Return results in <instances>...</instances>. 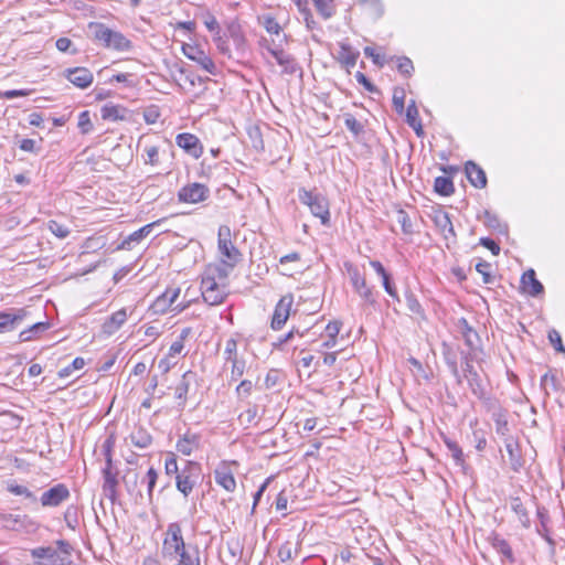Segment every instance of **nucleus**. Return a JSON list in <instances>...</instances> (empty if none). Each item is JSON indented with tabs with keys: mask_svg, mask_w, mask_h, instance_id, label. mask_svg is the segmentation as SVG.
Masks as SVG:
<instances>
[{
	"mask_svg": "<svg viewBox=\"0 0 565 565\" xmlns=\"http://www.w3.org/2000/svg\"><path fill=\"white\" fill-rule=\"evenodd\" d=\"M161 555L167 561H175L174 565H201L198 547L185 544L180 523L171 522L164 532Z\"/></svg>",
	"mask_w": 565,
	"mask_h": 565,
	"instance_id": "nucleus-1",
	"label": "nucleus"
},
{
	"mask_svg": "<svg viewBox=\"0 0 565 565\" xmlns=\"http://www.w3.org/2000/svg\"><path fill=\"white\" fill-rule=\"evenodd\" d=\"M89 30L95 41L104 47L125 52L131 49V42L122 33L111 30L104 23H90Z\"/></svg>",
	"mask_w": 565,
	"mask_h": 565,
	"instance_id": "nucleus-2",
	"label": "nucleus"
},
{
	"mask_svg": "<svg viewBox=\"0 0 565 565\" xmlns=\"http://www.w3.org/2000/svg\"><path fill=\"white\" fill-rule=\"evenodd\" d=\"M217 249L224 264L235 267L242 258L241 252L232 242V231L227 225H221L217 233Z\"/></svg>",
	"mask_w": 565,
	"mask_h": 565,
	"instance_id": "nucleus-3",
	"label": "nucleus"
},
{
	"mask_svg": "<svg viewBox=\"0 0 565 565\" xmlns=\"http://www.w3.org/2000/svg\"><path fill=\"white\" fill-rule=\"evenodd\" d=\"M201 478V465L195 461L185 460L183 468L178 472L175 487L185 498L193 491Z\"/></svg>",
	"mask_w": 565,
	"mask_h": 565,
	"instance_id": "nucleus-4",
	"label": "nucleus"
},
{
	"mask_svg": "<svg viewBox=\"0 0 565 565\" xmlns=\"http://www.w3.org/2000/svg\"><path fill=\"white\" fill-rule=\"evenodd\" d=\"M201 294L203 300L210 306L221 305L228 295V286H222L209 279L201 280Z\"/></svg>",
	"mask_w": 565,
	"mask_h": 565,
	"instance_id": "nucleus-5",
	"label": "nucleus"
},
{
	"mask_svg": "<svg viewBox=\"0 0 565 565\" xmlns=\"http://www.w3.org/2000/svg\"><path fill=\"white\" fill-rule=\"evenodd\" d=\"M210 195V190L202 183L193 182L184 185L178 192L181 202L195 204L205 201Z\"/></svg>",
	"mask_w": 565,
	"mask_h": 565,
	"instance_id": "nucleus-6",
	"label": "nucleus"
},
{
	"mask_svg": "<svg viewBox=\"0 0 565 565\" xmlns=\"http://www.w3.org/2000/svg\"><path fill=\"white\" fill-rule=\"evenodd\" d=\"M182 51L189 60L198 63L205 72H207L211 75L216 74L215 63L199 46L191 45V44H184L182 46Z\"/></svg>",
	"mask_w": 565,
	"mask_h": 565,
	"instance_id": "nucleus-7",
	"label": "nucleus"
},
{
	"mask_svg": "<svg viewBox=\"0 0 565 565\" xmlns=\"http://www.w3.org/2000/svg\"><path fill=\"white\" fill-rule=\"evenodd\" d=\"M298 199L311 212H329L327 199L317 190L300 189L298 191Z\"/></svg>",
	"mask_w": 565,
	"mask_h": 565,
	"instance_id": "nucleus-8",
	"label": "nucleus"
},
{
	"mask_svg": "<svg viewBox=\"0 0 565 565\" xmlns=\"http://www.w3.org/2000/svg\"><path fill=\"white\" fill-rule=\"evenodd\" d=\"M267 51L275 57L276 62L282 67V73L294 75L297 72L301 74V67L297 63L296 58L286 53L278 46H267Z\"/></svg>",
	"mask_w": 565,
	"mask_h": 565,
	"instance_id": "nucleus-9",
	"label": "nucleus"
},
{
	"mask_svg": "<svg viewBox=\"0 0 565 565\" xmlns=\"http://www.w3.org/2000/svg\"><path fill=\"white\" fill-rule=\"evenodd\" d=\"M118 471L113 469V460L108 458L105 468L103 469V493L110 502H115L117 498L118 487Z\"/></svg>",
	"mask_w": 565,
	"mask_h": 565,
	"instance_id": "nucleus-10",
	"label": "nucleus"
},
{
	"mask_svg": "<svg viewBox=\"0 0 565 565\" xmlns=\"http://www.w3.org/2000/svg\"><path fill=\"white\" fill-rule=\"evenodd\" d=\"M163 220H158L154 222H151L141 228L135 231L134 233L129 234L126 238L122 239V242L118 245V249H131L136 244H139L141 239L147 237L154 228L160 227Z\"/></svg>",
	"mask_w": 565,
	"mask_h": 565,
	"instance_id": "nucleus-11",
	"label": "nucleus"
},
{
	"mask_svg": "<svg viewBox=\"0 0 565 565\" xmlns=\"http://www.w3.org/2000/svg\"><path fill=\"white\" fill-rule=\"evenodd\" d=\"M31 556L35 565H62L63 559L60 554L52 546H40L31 550Z\"/></svg>",
	"mask_w": 565,
	"mask_h": 565,
	"instance_id": "nucleus-12",
	"label": "nucleus"
},
{
	"mask_svg": "<svg viewBox=\"0 0 565 565\" xmlns=\"http://www.w3.org/2000/svg\"><path fill=\"white\" fill-rule=\"evenodd\" d=\"M215 482L227 492H234L236 489V480L233 471L226 461H222L214 470Z\"/></svg>",
	"mask_w": 565,
	"mask_h": 565,
	"instance_id": "nucleus-13",
	"label": "nucleus"
},
{
	"mask_svg": "<svg viewBox=\"0 0 565 565\" xmlns=\"http://www.w3.org/2000/svg\"><path fill=\"white\" fill-rule=\"evenodd\" d=\"M233 268L234 267L222 262L217 265H209L204 270L202 279H209L212 282L215 281L221 286L222 284L228 286V276Z\"/></svg>",
	"mask_w": 565,
	"mask_h": 565,
	"instance_id": "nucleus-14",
	"label": "nucleus"
},
{
	"mask_svg": "<svg viewBox=\"0 0 565 565\" xmlns=\"http://www.w3.org/2000/svg\"><path fill=\"white\" fill-rule=\"evenodd\" d=\"M70 491L65 484L58 483L47 491L43 492L41 503L43 507H57L63 501L67 500Z\"/></svg>",
	"mask_w": 565,
	"mask_h": 565,
	"instance_id": "nucleus-15",
	"label": "nucleus"
},
{
	"mask_svg": "<svg viewBox=\"0 0 565 565\" xmlns=\"http://www.w3.org/2000/svg\"><path fill=\"white\" fill-rule=\"evenodd\" d=\"M177 145L195 159L202 156L203 149L200 139L192 134L182 132L175 138Z\"/></svg>",
	"mask_w": 565,
	"mask_h": 565,
	"instance_id": "nucleus-16",
	"label": "nucleus"
},
{
	"mask_svg": "<svg viewBox=\"0 0 565 565\" xmlns=\"http://www.w3.org/2000/svg\"><path fill=\"white\" fill-rule=\"evenodd\" d=\"M65 77L78 88H87L94 79L93 73L86 67H74L65 71Z\"/></svg>",
	"mask_w": 565,
	"mask_h": 565,
	"instance_id": "nucleus-17",
	"label": "nucleus"
},
{
	"mask_svg": "<svg viewBox=\"0 0 565 565\" xmlns=\"http://www.w3.org/2000/svg\"><path fill=\"white\" fill-rule=\"evenodd\" d=\"M292 305L291 297H282L276 305L273 319L271 328L274 330H280L289 318L290 308Z\"/></svg>",
	"mask_w": 565,
	"mask_h": 565,
	"instance_id": "nucleus-18",
	"label": "nucleus"
},
{
	"mask_svg": "<svg viewBox=\"0 0 565 565\" xmlns=\"http://www.w3.org/2000/svg\"><path fill=\"white\" fill-rule=\"evenodd\" d=\"M28 311L24 308L15 309L12 312H0V332H7L15 329L26 317Z\"/></svg>",
	"mask_w": 565,
	"mask_h": 565,
	"instance_id": "nucleus-19",
	"label": "nucleus"
},
{
	"mask_svg": "<svg viewBox=\"0 0 565 565\" xmlns=\"http://www.w3.org/2000/svg\"><path fill=\"white\" fill-rule=\"evenodd\" d=\"M521 286L525 294L537 297L539 295L543 294L544 287L536 279V274L534 269H527L521 277Z\"/></svg>",
	"mask_w": 565,
	"mask_h": 565,
	"instance_id": "nucleus-20",
	"label": "nucleus"
},
{
	"mask_svg": "<svg viewBox=\"0 0 565 565\" xmlns=\"http://www.w3.org/2000/svg\"><path fill=\"white\" fill-rule=\"evenodd\" d=\"M340 50L338 52L337 60L348 70L354 67L360 56V52L355 51L349 43L341 42L339 44Z\"/></svg>",
	"mask_w": 565,
	"mask_h": 565,
	"instance_id": "nucleus-21",
	"label": "nucleus"
},
{
	"mask_svg": "<svg viewBox=\"0 0 565 565\" xmlns=\"http://www.w3.org/2000/svg\"><path fill=\"white\" fill-rule=\"evenodd\" d=\"M465 171L469 182L475 188L482 189L487 185V177L483 169L473 161L466 163Z\"/></svg>",
	"mask_w": 565,
	"mask_h": 565,
	"instance_id": "nucleus-22",
	"label": "nucleus"
},
{
	"mask_svg": "<svg viewBox=\"0 0 565 565\" xmlns=\"http://www.w3.org/2000/svg\"><path fill=\"white\" fill-rule=\"evenodd\" d=\"M177 450L184 456H190L200 447V436L198 434L186 433L177 443Z\"/></svg>",
	"mask_w": 565,
	"mask_h": 565,
	"instance_id": "nucleus-23",
	"label": "nucleus"
},
{
	"mask_svg": "<svg viewBox=\"0 0 565 565\" xmlns=\"http://www.w3.org/2000/svg\"><path fill=\"white\" fill-rule=\"evenodd\" d=\"M505 450L509 456V462L513 471H519L523 466V459L519 451L518 444L511 438L504 439Z\"/></svg>",
	"mask_w": 565,
	"mask_h": 565,
	"instance_id": "nucleus-24",
	"label": "nucleus"
},
{
	"mask_svg": "<svg viewBox=\"0 0 565 565\" xmlns=\"http://www.w3.org/2000/svg\"><path fill=\"white\" fill-rule=\"evenodd\" d=\"M127 313L125 309L114 312L103 324L104 333L110 335L115 333L126 322Z\"/></svg>",
	"mask_w": 565,
	"mask_h": 565,
	"instance_id": "nucleus-25",
	"label": "nucleus"
},
{
	"mask_svg": "<svg viewBox=\"0 0 565 565\" xmlns=\"http://www.w3.org/2000/svg\"><path fill=\"white\" fill-rule=\"evenodd\" d=\"M195 377V374L191 371H186L181 381L175 387L174 396L179 401V406H184L186 402V395L189 392L190 383Z\"/></svg>",
	"mask_w": 565,
	"mask_h": 565,
	"instance_id": "nucleus-26",
	"label": "nucleus"
},
{
	"mask_svg": "<svg viewBox=\"0 0 565 565\" xmlns=\"http://www.w3.org/2000/svg\"><path fill=\"white\" fill-rule=\"evenodd\" d=\"M434 221L436 227L447 239L449 236H455L452 223L449 218V214H428Z\"/></svg>",
	"mask_w": 565,
	"mask_h": 565,
	"instance_id": "nucleus-27",
	"label": "nucleus"
},
{
	"mask_svg": "<svg viewBox=\"0 0 565 565\" xmlns=\"http://www.w3.org/2000/svg\"><path fill=\"white\" fill-rule=\"evenodd\" d=\"M190 302L191 301L189 300L186 302H180V303H177L175 306H172L171 303L168 302V300L166 299V297L162 294L153 302V309L156 312H160V313H164L168 310L179 313V312H182L184 309H186L190 306Z\"/></svg>",
	"mask_w": 565,
	"mask_h": 565,
	"instance_id": "nucleus-28",
	"label": "nucleus"
},
{
	"mask_svg": "<svg viewBox=\"0 0 565 565\" xmlns=\"http://www.w3.org/2000/svg\"><path fill=\"white\" fill-rule=\"evenodd\" d=\"M102 118L105 120H122L126 118L127 109L111 103L102 107Z\"/></svg>",
	"mask_w": 565,
	"mask_h": 565,
	"instance_id": "nucleus-29",
	"label": "nucleus"
},
{
	"mask_svg": "<svg viewBox=\"0 0 565 565\" xmlns=\"http://www.w3.org/2000/svg\"><path fill=\"white\" fill-rule=\"evenodd\" d=\"M458 328L460 329V333L465 343L470 349H473L479 341L478 333L468 324V321L463 318L459 320Z\"/></svg>",
	"mask_w": 565,
	"mask_h": 565,
	"instance_id": "nucleus-30",
	"label": "nucleus"
},
{
	"mask_svg": "<svg viewBox=\"0 0 565 565\" xmlns=\"http://www.w3.org/2000/svg\"><path fill=\"white\" fill-rule=\"evenodd\" d=\"M25 516L18 514H0V524L10 531H20L24 526Z\"/></svg>",
	"mask_w": 565,
	"mask_h": 565,
	"instance_id": "nucleus-31",
	"label": "nucleus"
},
{
	"mask_svg": "<svg viewBox=\"0 0 565 565\" xmlns=\"http://www.w3.org/2000/svg\"><path fill=\"white\" fill-rule=\"evenodd\" d=\"M422 218L418 214H413L411 217L409 214H403L399 218V223L402 225V230L405 234H413L419 231Z\"/></svg>",
	"mask_w": 565,
	"mask_h": 565,
	"instance_id": "nucleus-32",
	"label": "nucleus"
},
{
	"mask_svg": "<svg viewBox=\"0 0 565 565\" xmlns=\"http://www.w3.org/2000/svg\"><path fill=\"white\" fill-rule=\"evenodd\" d=\"M130 441L134 446L145 449L152 443V437L147 430L138 428L130 434Z\"/></svg>",
	"mask_w": 565,
	"mask_h": 565,
	"instance_id": "nucleus-33",
	"label": "nucleus"
},
{
	"mask_svg": "<svg viewBox=\"0 0 565 565\" xmlns=\"http://www.w3.org/2000/svg\"><path fill=\"white\" fill-rule=\"evenodd\" d=\"M511 509L518 515L519 521L524 527H529L531 524L529 512L520 498L511 499Z\"/></svg>",
	"mask_w": 565,
	"mask_h": 565,
	"instance_id": "nucleus-34",
	"label": "nucleus"
},
{
	"mask_svg": "<svg viewBox=\"0 0 565 565\" xmlns=\"http://www.w3.org/2000/svg\"><path fill=\"white\" fill-rule=\"evenodd\" d=\"M49 328L50 324L47 322H35L29 329L21 331L19 338L22 342L31 341Z\"/></svg>",
	"mask_w": 565,
	"mask_h": 565,
	"instance_id": "nucleus-35",
	"label": "nucleus"
},
{
	"mask_svg": "<svg viewBox=\"0 0 565 565\" xmlns=\"http://www.w3.org/2000/svg\"><path fill=\"white\" fill-rule=\"evenodd\" d=\"M406 121L407 124L415 129L417 135H420L423 131L422 124L418 120V109L414 100L406 108Z\"/></svg>",
	"mask_w": 565,
	"mask_h": 565,
	"instance_id": "nucleus-36",
	"label": "nucleus"
},
{
	"mask_svg": "<svg viewBox=\"0 0 565 565\" xmlns=\"http://www.w3.org/2000/svg\"><path fill=\"white\" fill-rule=\"evenodd\" d=\"M465 373H466V377L468 379L469 384L472 388V392L477 396L481 397L483 395V390L479 383L478 374H477L476 370L469 362L466 363Z\"/></svg>",
	"mask_w": 565,
	"mask_h": 565,
	"instance_id": "nucleus-37",
	"label": "nucleus"
},
{
	"mask_svg": "<svg viewBox=\"0 0 565 565\" xmlns=\"http://www.w3.org/2000/svg\"><path fill=\"white\" fill-rule=\"evenodd\" d=\"M491 544H492V546H493V548L495 551L501 553L508 559L513 561L512 550H511L509 543L504 539H502L499 535L494 534L491 537Z\"/></svg>",
	"mask_w": 565,
	"mask_h": 565,
	"instance_id": "nucleus-38",
	"label": "nucleus"
},
{
	"mask_svg": "<svg viewBox=\"0 0 565 565\" xmlns=\"http://www.w3.org/2000/svg\"><path fill=\"white\" fill-rule=\"evenodd\" d=\"M434 189L440 195H449L455 190L452 180L448 177H437L434 182Z\"/></svg>",
	"mask_w": 565,
	"mask_h": 565,
	"instance_id": "nucleus-39",
	"label": "nucleus"
},
{
	"mask_svg": "<svg viewBox=\"0 0 565 565\" xmlns=\"http://www.w3.org/2000/svg\"><path fill=\"white\" fill-rule=\"evenodd\" d=\"M493 419L495 423V431L498 435L509 438V424L505 417V414L502 411H498L493 414Z\"/></svg>",
	"mask_w": 565,
	"mask_h": 565,
	"instance_id": "nucleus-40",
	"label": "nucleus"
},
{
	"mask_svg": "<svg viewBox=\"0 0 565 565\" xmlns=\"http://www.w3.org/2000/svg\"><path fill=\"white\" fill-rule=\"evenodd\" d=\"M227 363H231V374H230V381L236 382L238 381L245 373L246 369V361L242 358L228 361Z\"/></svg>",
	"mask_w": 565,
	"mask_h": 565,
	"instance_id": "nucleus-41",
	"label": "nucleus"
},
{
	"mask_svg": "<svg viewBox=\"0 0 565 565\" xmlns=\"http://www.w3.org/2000/svg\"><path fill=\"white\" fill-rule=\"evenodd\" d=\"M445 444L451 455V458L455 460V463L457 466H463L465 456H463L462 449L459 447V445L451 439H445Z\"/></svg>",
	"mask_w": 565,
	"mask_h": 565,
	"instance_id": "nucleus-42",
	"label": "nucleus"
},
{
	"mask_svg": "<svg viewBox=\"0 0 565 565\" xmlns=\"http://www.w3.org/2000/svg\"><path fill=\"white\" fill-rule=\"evenodd\" d=\"M157 480H158V471L153 467L149 468L142 482H146V484H147V494H148V499L150 502L152 501V498H153V489L157 484Z\"/></svg>",
	"mask_w": 565,
	"mask_h": 565,
	"instance_id": "nucleus-43",
	"label": "nucleus"
},
{
	"mask_svg": "<svg viewBox=\"0 0 565 565\" xmlns=\"http://www.w3.org/2000/svg\"><path fill=\"white\" fill-rule=\"evenodd\" d=\"M355 292L364 299L365 302L373 305L375 303V298L373 295V290L370 286L366 285V280L362 281V285H355L353 286Z\"/></svg>",
	"mask_w": 565,
	"mask_h": 565,
	"instance_id": "nucleus-44",
	"label": "nucleus"
},
{
	"mask_svg": "<svg viewBox=\"0 0 565 565\" xmlns=\"http://www.w3.org/2000/svg\"><path fill=\"white\" fill-rule=\"evenodd\" d=\"M85 366V360L83 358H75L73 362L58 371L60 379L68 377L74 371L81 370Z\"/></svg>",
	"mask_w": 565,
	"mask_h": 565,
	"instance_id": "nucleus-45",
	"label": "nucleus"
},
{
	"mask_svg": "<svg viewBox=\"0 0 565 565\" xmlns=\"http://www.w3.org/2000/svg\"><path fill=\"white\" fill-rule=\"evenodd\" d=\"M315 7L324 19L331 18L334 13L333 0H318Z\"/></svg>",
	"mask_w": 565,
	"mask_h": 565,
	"instance_id": "nucleus-46",
	"label": "nucleus"
},
{
	"mask_svg": "<svg viewBox=\"0 0 565 565\" xmlns=\"http://www.w3.org/2000/svg\"><path fill=\"white\" fill-rule=\"evenodd\" d=\"M344 125L355 137L361 135L364 130V126L353 115L347 114L344 117Z\"/></svg>",
	"mask_w": 565,
	"mask_h": 565,
	"instance_id": "nucleus-47",
	"label": "nucleus"
},
{
	"mask_svg": "<svg viewBox=\"0 0 565 565\" xmlns=\"http://www.w3.org/2000/svg\"><path fill=\"white\" fill-rule=\"evenodd\" d=\"M483 223L487 226L494 228L500 234H507L508 227L499 222L497 214H483Z\"/></svg>",
	"mask_w": 565,
	"mask_h": 565,
	"instance_id": "nucleus-48",
	"label": "nucleus"
},
{
	"mask_svg": "<svg viewBox=\"0 0 565 565\" xmlns=\"http://www.w3.org/2000/svg\"><path fill=\"white\" fill-rule=\"evenodd\" d=\"M491 265L484 260H480L476 265V270L482 276L484 284H493L494 277L490 273Z\"/></svg>",
	"mask_w": 565,
	"mask_h": 565,
	"instance_id": "nucleus-49",
	"label": "nucleus"
},
{
	"mask_svg": "<svg viewBox=\"0 0 565 565\" xmlns=\"http://www.w3.org/2000/svg\"><path fill=\"white\" fill-rule=\"evenodd\" d=\"M164 470L167 476H174L178 477V472L181 471L178 466L177 457L173 452H170L164 462Z\"/></svg>",
	"mask_w": 565,
	"mask_h": 565,
	"instance_id": "nucleus-50",
	"label": "nucleus"
},
{
	"mask_svg": "<svg viewBox=\"0 0 565 565\" xmlns=\"http://www.w3.org/2000/svg\"><path fill=\"white\" fill-rule=\"evenodd\" d=\"M262 24L269 34L279 35L281 32V26L276 21V19L271 15H265L263 18Z\"/></svg>",
	"mask_w": 565,
	"mask_h": 565,
	"instance_id": "nucleus-51",
	"label": "nucleus"
},
{
	"mask_svg": "<svg viewBox=\"0 0 565 565\" xmlns=\"http://www.w3.org/2000/svg\"><path fill=\"white\" fill-rule=\"evenodd\" d=\"M224 359L225 362L239 359L237 355V341L234 338H231L226 341Z\"/></svg>",
	"mask_w": 565,
	"mask_h": 565,
	"instance_id": "nucleus-52",
	"label": "nucleus"
},
{
	"mask_svg": "<svg viewBox=\"0 0 565 565\" xmlns=\"http://www.w3.org/2000/svg\"><path fill=\"white\" fill-rule=\"evenodd\" d=\"M49 230L58 238H65L70 234L68 226L57 222V221H50Z\"/></svg>",
	"mask_w": 565,
	"mask_h": 565,
	"instance_id": "nucleus-53",
	"label": "nucleus"
},
{
	"mask_svg": "<svg viewBox=\"0 0 565 565\" xmlns=\"http://www.w3.org/2000/svg\"><path fill=\"white\" fill-rule=\"evenodd\" d=\"M8 491L14 495H24L26 499L36 501L35 495L24 486L11 484L8 487Z\"/></svg>",
	"mask_w": 565,
	"mask_h": 565,
	"instance_id": "nucleus-54",
	"label": "nucleus"
},
{
	"mask_svg": "<svg viewBox=\"0 0 565 565\" xmlns=\"http://www.w3.org/2000/svg\"><path fill=\"white\" fill-rule=\"evenodd\" d=\"M78 128L82 134H88L93 129L89 113L87 110L82 111L78 116Z\"/></svg>",
	"mask_w": 565,
	"mask_h": 565,
	"instance_id": "nucleus-55",
	"label": "nucleus"
},
{
	"mask_svg": "<svg viewBox=\"0 0 565 565\" xmlns=\"http://www.w3.org/2000/svg\"><path fill=\"white\" fill-rule=\"evenodd\" d=\"M145 152L147 156L145 163L151 166H157L159 163V148L157 146H147L145 148Z\"/></svg>",
	"mask_w": 565,
	"mask_h": 565,
	"instance_id": "nucleus-56",
	"label": "nucleus"
},
{
	"mask_svg": "<svg viewBox=\"0 0 565 565\" xmlns=\"http://www.w3.org/2000/svg\"><path fill=\"white\" fill-rule=\"evenodd\" d=\"M253 383L249 380H243L237 386H236V395L238 398H246L250 395L253 391Z\"/></svg>",
	"mask_w": 565,
	"mask_h": 565,
	"instance_id": "nucleus-57",
	"label": "nucleus"
},
{
	"mask_svg": "<svg viewBox=\"0 0 565 565\" xmlns=\"http://www.w3.org/2000/svg\"><path fill=\"white\" fill-rule=\"evenodd\" d=\"M393 105L396 113L402 114L405 107V93L403 89H395L393 94Z\"/></svg>",
	"mask_w": 565,
	"mask_h": 565,
	"instance_id": "nucleus-58",
	"label": "nucleus"
},
{
	"mask_svg": "<svg viewBox=\"0 0 565 565\" xmlns=\"http://www.w3.org/2000/svg\"><path fill=\"white\" fill-rule=\"evenodd\" d=\"M397 70L401 74L409 76L414 71L413 62L406 56L399 57Z\"/></svg>",
	"mask_w": 565,
	"mask_h": 565,
	"instance_id": "nucleus-59",
	"label": "nucleus"
},
{
	"mask_svg": "<svg viewBox=\"0 0 565 565\" xmlns=\"http://www.w3.org/2000/svg\"><path fill=\"white\" fill-rule=\"evenodd\" d=\"M278 557L281 562H288L294 558L292 545L289 542L284 543L278 550Z\"/></svg>",
	"mask_w": 565,
	"mask_h": 565,
	"instance_id": "nucleus-60",
	"label": "nucleus"
},
{
	"mask_svg": "<svg viewBox=\"0 0 565 565\" xmlns=\"http://www.w3.org/2000/svg\"><path fill=\"white\" fill-rule=\"evenodd\" d=\"M257 414H258L257 406L253 405L239 415V419L242 423H246L249 425V424L254 423L255 418L257 417Z\"/></svg>",
	"mask_w": 565,
	"mask_h": 565,
	"instance_id": "nucleus-61",
	"label": "nucleus"
},
{
	"mask_svg": "<svg viewBox=\"0 0 565 565\" xmlns=\"http://www.w3.org/2000/svg\"><path fill=\"white\" fill-rule=\"evenodd\" d=\"M204 24L205 26L207 28L209 31L211 32H215V34H218L220 33V25H218V22L216 20V18L207 12L204 17Z\"/></svg>",
	"mask_w": 565,
	"mask_h": 565,
	"instance_id": "nucleus-62",
	"label": "nucleus"
},
{
	"mask_svg": "<svg viewBox=\"0 0 565 565\" xmlns=\"http://www.w3.org/2000/svg\"><path fill=\"white\" fill-rule=\"evenodd\" d=\"M548 340L555 348V350L559 352H565V348L562 344V338L561 334L556 330H551L548 332Z\"/></svg>",
	"mask_w": 565,
	"mask_h": 565,
	"instance_id": "nucleus-63",
	"label": "nucleus"
},
{
	"mask_svg": "<svg viewBox=\"0 0 565 565\" xmlns=\"http://www.w3.org/2000/svg\"><path fill=\"white\" fill-rule=\"evenodd\" d=\"M355 78L367 92L373 93L376 90L375 85L362 72H356Z\"/></svg>",
	"mask_w": 565,
	"mask_h": 565,
	"instance_id": "nucleus-64",
	"label": "nucleus"
}]
</instances>
